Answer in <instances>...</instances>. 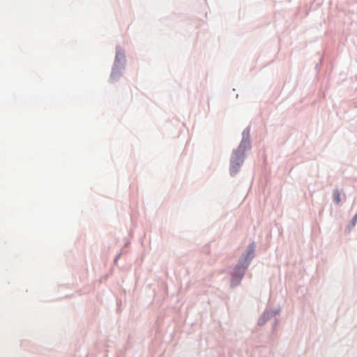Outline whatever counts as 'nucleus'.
<instances>
[{"instance_id": "1", "label": "nucleus", "mask_w": 357, "mask_h": 357, "mask_svg": "<svg viewBox=\"0 0 357 357\" xmlns=\"http://www.w3.org/2000/svg\"><path fill=\"white\" fill-rule=\"evenodd\" d=\"M250 148V144L247 142H242L236 151L233 154L231 160L230 171L231 173L236 174L240 166L242 165L245 158V150Z\"/></svg>"}, {"instance_id": "6", "label": "nucleus", "mask_w": 357, "mask_h": 357, "mask_svg": "<svg viewBox=\"0 0 357 357\" xmlns=\"http://www.w3.org/2000/svg\"><path fill=\"white\" fill-rule=\"evenodd\" d=\"M280 312V307H276V308H274V309L271 310V311H269V320L272 317H277L276 315L278 314Z\"/></svg>"}, {"instance_id": "5", "label": "nucleus", "mask_w": 357, "mask_h": 357, "mask_svg": "<svg viewBox=\"0 0 357 357\" xmlns=\"http://www.w3.org/2000/svg\"><path fill=\"white\" fill-rule=\"evenodd\" d=\"M357 222V213L353 217L351 220L348 225L347 229L349 231H351V229L356 226V224Z\"/></svg>"}, {"instance_id": "2", "label": "nucleus", "mask_w": 357, "mask_h": 357, "mask_svg": "<svg viewBox=\"0 0 357 357\" xmlns=\"http://www.w3.org/2000/svg\"><path fill=\"white\" fill-rule=\"evenodd\" d=\"M254 251L255 246L254 245L252 244L248 247L245 255L243 257L242 259L240 261V266H242L243 269H245L248 266L249 262L253 258Z\"/></svg>"}, {"instance_id": "4", "label": "nucleus", "mask_w": 357, "mask_h": 357, "mask_svg": "<svg viewBox=\"0 0 357 357\" xmlns=\"http://www.w3.org/2000/svg\"><path fill=\"white\" fill-rule=\"evenodd\" d=\"M333 201L339 204L341 202V198H340V192L338 191V190H333Z\"/></svg>"}, {"instance_id": "3", "label": "nucleus", "mask_w": 357, "mask_h": 357, "mask_svg": "<svg viewBox=\"0 0 357 357\" xmlns=\"http://www.w3.org/2000/svg\"><path fill=\"white\" fill-rule=\"evenodd\" d=\"M271 327L272 333L274 334L277 331L278 326L280 322V319L278 317L271 318Z\"/></svg>"}]
</instances>
